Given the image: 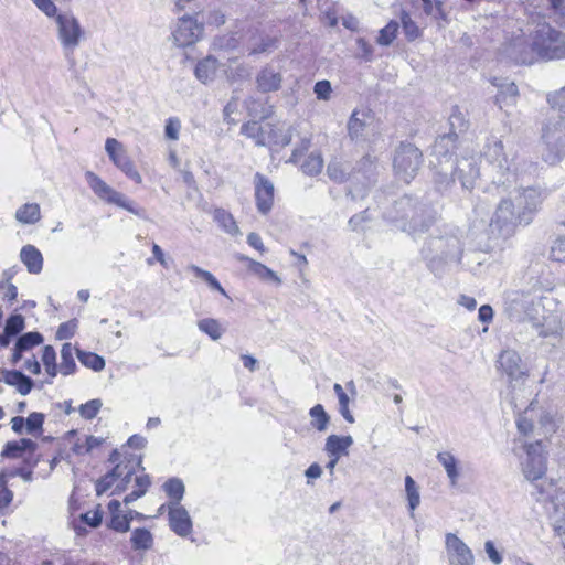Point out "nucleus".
<instances>
[{
  "mask_svg": "<svg viewBox=\"0 0 565 565\" xmlns=\"http://www.w3.org/2000/svg\"><path fill=\"white\" fill-rule=\"evenodd\" d=\"M482 154L489 164L491 183L504 191L513 188L507 198L501 199L489 224L491 237L505 239L515 233L519 225L532 222L546 192L539 185H525L535 172V166L508 153L500 139L488 138Z\"/></svg>",
  "mask_w": 565,
  "mask_h": 565,
  "instance_id": "f257e3e1",
  "label": "nucleus"
},
{
  "mask_svg": "<svg viewBox=\"0 0 565 565\" xmlns=\"http://www.w3.org/2000/svg\"><path fill=\"white\" fill-rule=\"evenodd\" d=\"M147 440L140 435H132L121 449H114L109 455V461L115 466L96 482L97 494L110 491V494H120L128 490L131 477L141 467L142 456L129 452V449L141 450L146 447Z\"/></svg>",
  "mask_w": 565,
  "mask_h": 565,
  "instance_id": "f03ea898",
  "label": "nucleus"
},
{
  "mask_svg": "<svg viewBox=\"0 0 565 565\" xmlns=\"http://www.w3.org/2000/svg\"><path fill=\"white\" fill-rule=\"evenodd\" d=\"M36 450V443L28 438L8 441L0 454L1 461L4 462L0 471L7 476L21 477L24 481H31L33 470L40 461Z\"/></svg>",
  "mask_w": 565,
  "mask_h": 565,
  "instance_id": "7ed1b4c3",
  "label": "nucleus"
},
{
  "mask_svg": "<svg viewBox=\"0 0 565 565\" xmlns=\"http://www.w3.org/2000/svg\"><path fill=\"white\" fill-rule=\"evenodd\" d=\"M542 159L554 166L565 157V117L550 115L542 129Z\"/></svg>",
  "mask_w": 565,
  "mask_h": 565,
  "instance_id": "20e7f679",
  "label": "nucleus"
},
{
  "mask_svg": "<svg viewBox=\"0 0 565 565\" xmlns=\"http://www.w3.org/2000/svg\"><path fill=\"white\" fill-rule=\"evenodd\" d=\"M534 50L542 60L565 58V36L548 24H542L534 33Z\"/></svg>",
  "mask_w": 565,
  "mask_h": 565,
  "instance_id": "39448f33",
  "label": "nucleus"
},
{
  "mask_svg": "<svg viewBox=\"0 0 565 565\" xmlns=\"http://www.w3.org/2000/svg\"><path fill=\"white\" fill-rule=\"evenodd\" d=\"M447 140L446 136H443L436 141L433 149V157L430 163L435 170L434 182L438 191H448L455 183V162L451 159V154L445 150L444 142Z\"/></svg>",
  "mask_w": 565,
  "mask_h": 565,
  "instance_id": "423d86ee",
  "label": "nucleus"
},
{
  "mask_svg": "<svg viewBox=\"0 0 565 565\" xmlns=\"http://www.w3.org/2000/svg\"><path fill=\"white\" fill-rule=\"evenodd\" d=\"M422 164V152L412 143H401L395 151L393 167L396 175L408 183Z\"/></svg>",
  "mask_w": 565,
  "mask_h": 565,
  "instance_id": "0eeeda50",
  "label": "nucleus"
},
{
  "mask_svg": "<svg viewBox=\"0 0 565 565\" xmlns=\"http://www.w3.org/2000/svg\"><path fill=\"white\" fill-rule=\"evenodd\" d=\"M524 451L526 454L525 462L522 471L530 481L541 479L547 470V459L545 446L542 440L525 444Z\"/></svg>",
  "mask_w": 565,
  "mask_h": 565,
  "instance_id": "6e6552de",
  "label": "nucleus"
},
{
  "mask_svg": "<svg viewBox=\"0 0 565 565\" xmlns=\"http://www.w3.org/2000/svg\"><path fill=\"white\" fill-rule=\"evenodd\" d=\"M85 179L92 191L100 200L120 206L130 213L138 214V212L134 209L132 204L125 198L124 194L109 186L96 173L87 171L85 173Z\"/></svg>",
  "mask_w": 565,
  "mask_h": 565,
  "instance_id": "1a4fd4ad",
  "label": "nucleus"
},
{
  "mask_svg": "<svg viewBox=\"0 0 565 565\" xmlns=\"http://www.w3.org/2000/svg\"><path fill=\"white\" fill-rule=\"evenodd\" d=\"M503 53L518 64H532L537 57L534 50V35L531 41L523 33L515 35L504 45Z\"/></svg>",
  "mask_w": 565,
  "mask_h": 565,
  "instance_id": "9d476101",
  "label": "nucleus"
},
{
  "mask_svg": "<svg viewBox=\"0 0 565 565\" xmlns=\"http://www.w3.org/2000/svg\"><path fill=\"white\" fill-rule=\"evenodd\" d=\"M203 33V24L191 15L179 18L175 30L172 33L173 42L179 47H186L196 43Z\"/></svg>",
  "mask_w": 565,
  "mask_h": 565,
  "instance_id": "9b49d317",
  "label": "nucleus"
},
{
  "mask_svg": "<svg viewBox=\"0 0 565 565\" xmlns=\"http://www.w3.org/2000/svg\"><path fill=\"white\" fill-rule=\"evenodd\" d=\"M253 183L256 209L260 214L267 215L274 205V183L259 172L255 173Z\"/></svg>",
  "mask_w": 565,
  "mask_h": 565,
  "instance_id": "f8f14e48",
  "label": "nucleus"
},
{
  "mask_svg": "<svg viewBox=\"0 0 565 565\" xmlns=\"http://www.w3.org/2000/svg\"><path fill=\"white\" fill-rule=\"evenodd\" d=\"M498 369L505 374L510 382L527 377V372L522 367V359L515 350L501 351L498 358Z\"/></svg>",
  "mask_w": 565,
  "mask_h": 565,
  "instance_id": "ddd939ff",
  "label": "nucleus"
},
{
  "mask_svg": "<svg viewBox=\"0 0 565 565\" xmlns=\"http://www.w3.org/2000/svg\"><path fill=\"white\" fill-rule=\"evenodd\" d=\"M479 159L476 156L461 157L455 163V174L461 183L462 189L472 190L479 175Z\"/></svg>",
  "mask_w": 565,
  "mask_h": 565,
  "instance_id": "4468645a",
  "label": "nucleus"
},
{
  "mask_svg": "<svg viewBox=\"0 0 565 565\" xmlns=\"http://www.w3.org/2000/svg\"><path fill=\"white\" fill-rule=\"evenodd\" d=\"M446 548L452 565H473L471 550L456 534L446 535Z\"/></svg>",
  "mask_w": 565,
  "mask_h": 565,
  "instance_id": "2eb2a0df",
  "label": "nucleus"
},
{
  "mask_svg": "<svg viewBox=\"0 0 565 565\" xmlns=\"http://www.w3.org/2000/svg\"><path fill=\"white\" fill-rule=\"evenodd\" d=\"M110 514L109 526L120 533H126L130 529L132 521V511L125 513L121 511V503L118 500H111L107 504Z\"/></svg>",
  "mask_w": 565,
  "mask_h": 565,
  "instance_id": "dca6fc26",
  "label": "nucleus"
},
{
  "mask_svg": "<svg viewBox=\"0 0 565 565\" xmlns=\"http://www.w3.org/2000/svg\"><path fill=\"white\" fill-rule=\"evenodd\" d=\"M282 76L273 66L263 67L256 76V86L260 93L277 92L281 87Z\"/></svg>",
  "mask_w": 565,
  "mask_h": 565,
  "instance_id": "f3484780",
  "label": "nucleus"
},
{
  "mask_svg": "<svg viewBox=\"0 0 565 565\" xmlns=\"http://www.w3.org/2000/svg\"><path fill=\"white\" fill-rule=\"evenodd\" d=\"M169 525L179 536H188L192 533V521L183 507H174L169 511Z\"/></svg>",
  "mask_w": 565,
  "mask_h": 565,
  "instance_id": "a211bd4d",
  "label": "nucleus"
},
{
  "mask_svg": "<svg viewBox=\"0 0 565 565\" xmlns=\"http://www.w3.org/2000/svg\"><path fill=\"white\" fill-rule=\"evenodd\" d=\"M492 85L498 88V94L495 96V103L503 107V105H513L519 95V89L513 82H509L505 78H497L492 79Z\"/></svg>",
  "mask_w": 565,
  "mask_h": 565,
  "instance_id": "6ab92c4d",
  "label": "nucleus"
},
{
  "mask_svg": "<svg viewBox=\"0 0 565 565\" xmlns=\"http://www.w3.org/2000/svg\"><path fill=\"white\" fill-rule=\"evenodd\" d=\"M15 386L20 394L26 395L31 392L33 382L30 377L17 370H0V382Z\"/></svg>",
  "mask_w": 565,
  "mask_h": 565,
  "instance_id": "aec40b11",
  "label": "nucleus"
},
{
  "mask_svg": "<svg viewBox=\"0 0 565 565\" xmlns=\"http://www.w3.org/2000/svg\"><path fill=\"white\" fill-rule=\"evenodd\" d=\"M351 436L330 435L326 441V450L334 458L330 461L329 467L333 468L338 459L342 455L348 454V448L352 445Z\"/></svg>",
  "mask_w": 565,
  "mask_h": 565,
  "instance_id": "412c9836",
  "label": "nucleus"
},
{
  "mask_svg": "<svg viewBox=\"0 0 565 565\" xmlns=\"http://www.w3.org/2000/svg\"><path fill=\"white\" fill-rule=\"evenodd\" d=\"M372 117L369 111L354 110L348 121V131L351 139L362 137L366 127L371 124Z\"/></svg>",
  "mask_w": 565,
  "mask_h": 565,
  "instance_id": "4be33fe9",
  "label": "nucleus"
},
{
  "mask_svg": "<svg viewBox=\"0 0 565 565\" xmlns=\"http://www.w3.org/2000/svg\"><path fill=\"white\" fill-rule=\"evenodd\" d=\"M43 335L39 332H28L19 338L12 353V361L17 363L24 352L32 350L43 342Z\"/></svg>",
  "mask_w": 565,
  "mask_h": 565,
  "instance_id": "5701e85b",
  "label": "nucleus"
},
{
  "mask_svg": "<svg viewBox=\"0 0 565 565\" xmlns=\"http://www.w3.org/2000/svg\"><path fill=\"white\" fill-rule=\"evenodd\" d=\"M134 482L132 484V490L130 493H128L125 498H124V502L126 504H129L134 501H136L137 499L141 498L142 495H145L151 484V480L149 478L148 475L146 473H141V475H134L131 477V480ZM131 483V482H129ZM130 488V484H128V489Z\"/></svg>",
  "mask_w": 565,
  "mask_h": 565,
  "instance_id": "b1692460",
  "label": "nucleus"
},
{
  "mask_svg": "<svg viewBox=\"0 0 565 565\" xmlns=\"http://www.w3.org/2000/svg\"><path fill=\"white\" fill-rule=\"evenodd\" d=\"M15 220L22 225H33L41 220V209L38 203H25L14 214Z\"/></svg>",
  "mask_w": 565,
  "mask_h": 565,
  "instance_id": "393cba45",
  "label": "nucleus"
},
{
  "mask_svg": "<svg viewBox=\"0 0 565 565\" xmlns=\"http://www.w3.org/2000/svg\"><path fill=\"white\" fill-rule=\"evenodd\" d=\"M217 60L207 56L200 61L194 70L196 78L202 82L203 84H206L214 79L216 71H217Z\"/></svg>",
  "mask_w": 565,
  "mask_h": 565,
  "instance_id": "a878e982",
  "label": "nucleus"
},
{
  "mask_svg": "<svg viewBox=\"0 0 565 565\" xmlns=\"http://www.w3.org/2000/svg\"><path fill=\"white\" fill-rule=\"evenodd\" d=\"M105 150L116 167L122 164L126 160H129V156L124 145L115 138H107L105 142Z\"/></svg>",
  "mask_w": 565,
  "mask_h": 565,
  "instance_id": "bb28decb",
  "label": "nucleus"
},
{
  "mask_svg": "<svg viewBox=\"0 0 565 565\" xmlns=\"http://www.w3.org/2000/svg\"><path fill=\"white\" fill-rule=\"evenodd\" d=\"M76 350L70 342L62 345L60 372L63 375H71L76 372L77 366L74 359Z\"/></svg>",
  "mask_w": 565,
  "mask_h": 565,
  "instance_id": "cd10ccee",
  "label": "nucleus"
},
{
  "mask_svg": "<svg viewBox=\"0 0 565 565\" xmlns=\"http://www.w3.org/2000/svg\"><path fill=\"white\" fill-rule=\"evenodd\" d=\"M20 258L32 274H39L42 270L43 257L40 249H21Z\"/></svg>",
  "mask_w": 565,
  "mask_h": 565,
  "instance_id": "c85d7f7f",
  "label": "nucleus"
},
{
  "mask_svg": "<svg viewBox=\"0 0 565 565\" xmlns=\"http://www.w3.org/2000/svg\"><path fill=\"white\" fill-rule=\"evenodd\" d=\"M76 355L85 367L90 369L94 372H100L105 369L106 363L104 358L95 352L76 350Z\"/></svg>",
  "mask_w": 565,
  "mask_h": 565,
  "instance_id": "c756f323",
  "label": "nucleus"
},
{
  "mask_svg": "<svg viewBox=\"0 0 565 565\" xmlns=\"http://www.w3.org/2000/svg\"><path fill=\"white\" fill-rule=\"evenodd\" d=\"M131 545L136 551H146L151 548L153 544V537L149 530L143 527H137L134 530L131 537Z\"/></svg>",
  "mask_w": 565,
  "mask_h": 565,
  "instance_id": "7c9ffc66",
  "label": "nucleus"
},
{
  "mask_svg": "<svg viewBox=\"0 0 565 565\" xmlns=\"http://www.w3.org/2000/svg\"><path fill=\"white\" fill-rule=\"evenodd\" d=\"M214 220L224 232L236 235L239 233L238 226L231 213L223 209H217L214 212Z\"/></svg>",
  "mask_w": 565,
  "mask_h": 565,
  "instance_id": "2f4dec72",
  "label": "nucleus"
},
{
  "mask_svg": "<svg viewBox=\"0 0 565 565\" xmlns=\"http://www.w3.org/2000/svg\"><path fill=\"white\" fill-rule=\"evenodd\" d=\"M10 478L12 477L0 471V512L2 513L9 510L14 498L13 491L8 486Z\"/></svg>",
  "mask_w": 565,
  "mask_h": 565,
  "instance_id": "473e14b6",
  "label": "nucleus"
},
{
  "mask_svg": "<svg viewBox=\"0 0 565 565\" xmlns=\"http://www.w3.org/2000/svg\"><path fill=\"white\" fill-rule=\"evenodd\" d=\"M41 360L46 374L50 377H55L58 373V366L56 364V352L52 345L47 344L43 347Z\"/></svg>",
  "mask_w": 565,
  "mask_h": 565,
  "instance_id": "72a5a7b5",
  "label": "nucleus"
},
{
  "mask_svg": "<svg viewBox=\"0 0 565 565\" xmlns=\"http://www.w3.org/2000/svg\"><path fill=\"white\" fill-rule=\"evenodd\" d=\"M311 425L318 431H324L329 425L330 417L321 404H317L310 408Z\"/></svg>",
  "mask_w": 565,
  "mask_h": 565,
  "instance_id": "f704fd0d",
  "label": "nucleus"
},
{
  "mask_svg": "<svg viewBox=\"0 0 565 565\" xmlns=\"http://www.w3.org/2000/svg\"><path fill=\"white\" fill-rule=\"evenodd\" d=\"M437 459L444 466L450 482L456 484L459 476L456 458L448 451H441L438 452Z\"/></svg>",
  "mask_w": 565,
  "mask_h": 565,
  "instance_id": "c9c22d12",
  "label": "nucleus"
},
{
  "mask_svg": "<svg viewBox=\"0 0 565 565\" xmlns=\"http://www.w3.org/2000/svg\"><path fill=\"white\" fill-rule=\"evenodd\" d=\"M333 391L339 399V411L341 413V415L343 416V418L349 422V423H353L354 422V417L353 415L351 414V411L349 408V405H350V397L348 396V394L344 392L343 387L341 384L339 383H335L333 385Z\"/></svg>",
  "mask_w": 565,
  "mask_h": 565,
  "instance_id": "e433bc0d",
  "label": "nucleus"
},
{
  "mask_svg": "<svg viewBox=\"0 0 565 565\" xmlns=\"http://www.w3.org/2000/svg\"><path fill=\"white\" fill-rule=\"evenodd\" d=\"M247 262H248L249 271L253 273L255 276H257L259 279L265 280V281H271L275 284L280 282L277 275L273 270L267 268L265 265H263L258 262L252 260V259H247Z\"/></svg>",
  "mask_w": 565,
  "mask_h": 565,
  "instance_id": "4c0bfd02",
  "label": "nucleus"
},
{
  "mask_svg": "<svg viewBox=\"0 0 565 565\" xmlns=\"http://www.w3.org/2000/svg\"><path fill=\"white\" fill-rule=\"evenodd\" d=\"M405 492L408 501V508L413 512L420 502L419 491L416 482L411 476L405 477Z\"/></svg>",
  "mask_w": 565,
  "mask_h": 565,
  "instance_id": "58836bf2",
  "label": "nucleus"
},
{
  "mask_svg": "<svg viewBox=\"0 0 565 565\" xmlns=\"http://www.w3.org/2000/svg\"><path fill=\"white\" fill-rule=\"evenodd\" d=\"M547 102L551 105L552 114L554 116L565 117V86L547 96Z\"/></svg>",
  "mask_w": 565,
  "mask_h": 565,
  "instance_id": "ea45409f",
  "label": "nucleus"
},
{
  "mask_svg": "<svg viewBox=\"0 0 565 565\" xmlns=\"http://www.w3.org/2000/svg\"><path fill=\"white\" fill-rule=\"evenodd\" d=\"M199 329L206 333L212 340H218L223 333V329L220 322L212 318H206L199 321Z\"/></svg>",
  "mask_w": 565,
  "mask_h": 565,
  "instance_id": "a19ab883",
  "label": "nucleus"
},
{
  "mask_svg": "<svg viewBox=\"0 0 565 565\" xmlns=\"http://www.w3.org/2000/svg\"><path fill=\"white\" fill-rule=\"evenodd\" d=\"M323 167L322 157L319 153H311L301 164V169L306 174L316 175L321 172Z\"/></svg>",
  "mask_w": 565,
  "mask_h": 565,
  "instance_id": "79ce46f5",
  "label": "nucleus"
},
{
  "mask_svg": "<svg viewBox=\"0 0 565 565\" xmlns=\"http://www.w3.org/2000/svg\"><path fill=\"white\" fill-rule=\"evenodd\" d=\"M397 30L398 23L395 21H391L383 29H381L380 34L377 36V43L384 46L390 45L395 40Z\"/></svg>",
  "mask_w": 565,
  "mask_h": 565,
  "instance_id": "37998d69",
  "label": "nucleus"
},
{
  "mask_svg": "<svg viewBox=\"0 0 565 565\" xmlns=\"http://www.w3.org/2000/svg\"><path fill=\"white\" fill-rule=\"evenodd\" d=\"M163 489L167 492V494L175 501L181 500V498L184 493V486H183L182 481L179 479H175V478L169 479L163 484Z\"/></svg>",
  "mask_w": 565,
  "mask_h": 565,
  "instance_id": "c03bdc74",
  "label": "nucleus"
},
{
  "mask_svg": "<svg viewBox=\"0 0 565 565\" xmlns=\"http://www.w3.org/2000/svg\"><path fill=\"white\" fill-rule=\"evenodd\" d=\"M401 21L405 35L409 41H413L419 36L420 31L416 23L411 19V15L408 13L403 12Z\"/></svg>",
  "mask_w": 565,
  "mask_h": 565,
  "instance_id": "a18cd8bd",
  "label": "nucleus"
},
{
  "mask_svg": "<svg viewBox=\"0 0 565 565\" xmlns=\"http://www.w3.org/2000/svg\"><path fill=\"white\" fill-rule=\"evenodd\" d=\"M24 329V318L21 315L10 316L4 326V331L12 337L17 335Z\"/></svg>",
  "mask_w": 565,
  "mask_h": 565,
  "instance_id": "49530a36",
  "label": "nucleus"
},
{
  "mask_svg": "<svg viewBox=\"0 0 565 565\" xmlns=\"http://www.w3.org/2000/svg\"><path fill=\"white\" fill-rule=\"evenodd\" d=\"M371 220L367 216V210L364 212L353 215L349 220V226L352 231L355 232H364L366 228H370Z\"/></svg>",
  "mask_w": 565,
  "mask_h": 565,
  "instance_id": "de8ad7c7",
  "label": "nucleus"
},
{
  "mask_svg": "<svg viewBox=\"0 0 565 565\" xmlns=\"http://www.w3.org/2000/svg\"><path fill=\"white\" fill-rule=\"evenodd\" d=\"M102 402L99 399H90L79 406V414L85 419H93L100 411Z\"/></svg>",
  "mask_w": 565,
  "mask_h": 565,
  "instance_id": "09e8293b",
  "label": "nucleus"
},
{
  "mask_svg": "<svg viewBox=\"0 0 565 565\" xmlns=\"http://www.w3.org/2000/svg\"><path fill=\"white\" fill-rule=\"evenodd\" d=\"M327 173L335 182H343L347 179V172L340 162L332 161L328 164Z\"/></svg>",
  "mask_w": 565,
  "mask_h": 565,
  "instance_id": "8fccbe9b",
  "label": "nucleus"
},
{
  "mask_svg": "<svg viewBox=\"0 0 565 565\" xmlns=\"http://www.w3.org/2000/svg\"><path fill=\"white\" fill-rule=\"evenodd\" d=\"M77 323L74 320L63 322L56 330L57 340L71 339L76 332Z\"/></svg>",
  "mask_w": 565,
  "mask_h": 565,
  "instance_id": "3c124183",
  "label": "nucleus"
},
{
  "mask_svg": "<svg viewBox=\"0 0 565 565\" xmlns=\"http://www.w3.org/2000/svg\"><path fill=\"white\" fill-rule=\"evenodd\" d=\"M550 3L555 22L565 26V0H550Z\"/></svg>",
  "mask_w": 565,
  "mask_h": 565,
  "instance_id": "603ef678",
  "label": "nucleus"
},
{
  "mask_svg": "<svg viewBox=\"0 0 565 565\" xmlns=\"http://www.w3.org/2000/svg\"><path fill=\"white\" fill-rule=\"evenodd\" d=\"M516 427L519 433L524 437H529L534 431V423L532 419L527 418L526 414H521L518 417Z\"/></svg>",
  "mask_w": 565,
  "mask_h": 565,
  "instance_id": "864d4df0",
  "label": "nucleus"
},
{
  "mask_svg": "<svg viewBox=\"0 0 565 565\" xmlns=\"http://www.w3.org/2000/svg\"><path fill=\"white\" fill-rule=\"evenodd\" d=\"M181 129V122L178 118L171 117L167 120L164 127V135L168 139L178 140Z\"/></svg>",
  "mask_w": 565,
  "mask_h": 565,
  "instance_id": "5fc2aeb1",
  "label": "nucleus"
},
{
  "mask_svg": "<svg viewBox=\"0 0 565 565\" xmlns=\"http://www.w3.org/2000/svg\"><path fill=\"white\" fill-rule=\"evenodd\" d=\"M449 124L452 129V134L456 135L458 132H462L467 129V122L463 119L462 114L456 109L449 117Z\"/></svg>",
  "mask_w": 565,
  "mask_h": 565,
  "instance_id": "6e6d98bb",
  "label": "nucleus"
},
{
  "mask_svg": "<svg viewBox=\"0 0 565 565\" xmlns=\"http://www.w3.org/2000/svg\"><path fill=\"white\" fill-rule=\"evenodd\" d=\"M313 92L318 99L328 100L331 95V84L329 81H319L315 84Z\"/></svg>",
  "mask_w": 565,
  "mask_h": 565,
  "instance_id": "4d7b16f0",
  "label": "nucleus"
},
{
  "mask_svg": "<svg viewBox=\"0 0 565 565\" xmlns=\"http://www.w3.org/2000/svg\"><path fill=\"white\" fill-rule=\"evenodd\" d=\"M25 419V425L29 431L40 430L44 423V415L42 413H31Z\"/></svg>",
  "mask_w": 565,
  "mask_h": 565,
  "instance_id": "13d9d810",
  "label": "nucleus"
},
{
  "mask_svg": "<svg viewBox=\"0 0 565 565\" xmlns=\"http://www.w3.org/2000/svg\"><path fill=\"white\" fill-rule=\"evenodd\" d=\"M196 275L201 277L204 281L209 284V286L217 291H220L222 295H225L224 288L221 286V284L216 280V278L206 270L203 269H195Z\"/></svg>",
  "mask_w": 565,
  "mask_h": 565,
  "instance_id": "bf43d9fd",
  "label": "nucleus"
},
{
  "mask_svg": "<svg viewBox=\"0 0 565 565\" xmlns=\"http://www.w3.org/2000/svg\"><path fill=\"white\" fill-rule=\"evenodd\" d=\"M117 168L120 169L128 178L134 180L136 183L142 182L140 173L135 169L134 162L130 159L126 160L122 164H120Z\"/></svg>",
  "mask_w": 565,
  "mask_h": 565,
  "instance_id": "052dcab7",
  "label": "nucleus"
},
{
  "mask_svg": "<svg viewBox=\"0 0 565 565\" xmlns=\"http://www.w3.org/2000/svg\"><path fill=\"white\" fill-rule=\"evenodd\" d=\"M540 427L542 429V434L548 438L556 431V425L552 417L550 416H543L539 420Z\"/></svg>",
  "mask_w": 565,
  "mask_h": 565,
  "instance_id": "680f3d73",
  "label": "nucleus"
},
{
  "mask_svg": "<svg viewBox=\"0 0 565 565\" xmlns=\"http://www.w3.org/2000/svg\"><path fill=\"white\" fill-rule=\"evenodd\" d=\"M276 40L271 38H264L260 40L259 44L253 46L249 50L250 55L259 54L267 52L270 47L275 46Z\"/></svg>",
  "mask_w": 565,
  "mask_h": 565,
  "instance_id": "e2e57ef3",
  "label": "nucleus"
},
{
  "mask_svg": "<svg viewBox=\"0 0 565 565\" xmlns=\"http://www.w3.org/2000/svg\"><path fill=\"white\" fill-rule=\"evenodd\" d=\"M478 318L483 323H489L493 319V309L489 305H482L478 311Z\"/></svg>",
  "mask_w": 565,
  "mask_h": 565,
  "instance_id": "0e129e2a",
  "label": "nucleus"
},
{
  "mask_svg": "<svg viewBox=\"0 0 565 565\" xmlns=\"http://www.w3.org/2000/svg\"><path fill=\"white\" fill-rule=\"evenodd\" d=\"M484 547H486V552H487L489 558L494 564H500L502 562L501 554L497 551L494 544L491 541H487L484 544Z\"/></svg>",
  "mask_w": 565,
  "mask_h": 565,
  "instance_id": "69168bd1",
  "label": "nucleus"
},
{
  "mask_svg": "<svg viewBox=\"0 0 565 565\" xmlns=\"http://www.w3.org/2000/svg\"><path fill=\"white\" fill-rule=\"evenodd\" d=\"M83 521L92 527H96L102 523V515L99 512H87L82 515Z\"/></svg>",
  "mask_w": 565,
  "mask_h": 565,
  "instance_id": "338daca9",
  "label": "nucleus"
},
{
  "mask_svg": "<svg viewBox=\"0 0 565 565\" xmlns=\"http://www.w3.org/2000/svg\"><path fill=\"white\" fill-rule=\"evenodd\" d=\"M554 533L559 539L562 546L565 548V518L555 523Z\"/></svg>",
  "mask_w": 565,
  "mask_h": 565,
  "instance_id": "774afa93",
  "label": "nucleus"
}]
</instances>
